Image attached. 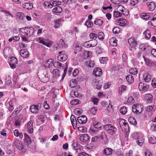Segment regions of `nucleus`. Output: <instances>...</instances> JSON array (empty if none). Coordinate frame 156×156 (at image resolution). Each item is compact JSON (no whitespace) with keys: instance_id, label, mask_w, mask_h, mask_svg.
I'll list each match as a JSON object with an SVG mask.
<instances>
[{"instance_id":"17","label":"nucleus","mask_w":156,"mask_h":156,"mask_svg":"<svg viewBox=\"0 0 156 156\" xmlns=\"http://www.w3.org/2000/svg\"><path fill=\"white\" fill-rule=\"evenodd\" d=\"M24 140L26 143L27 145V146L30 147V144L31 142V140H30V138L29 136L26 133L24 134Z\"/></svg>"},{"instance_id":"28","label":"nucleus","mask_w":156,"mask_h":156,"mask_svg":"<svg viewBox=\"0 0 156 156\" xmlns=\"http://www.w3.org/2000/svg\"><path fill=\"white\" fill-rule=\"evenodd\" d=\"M128 42L130 45L133 47L136 45V41L133 37L129 38L128 40Z\"/></svg>"},{"instance_id":"16","label":"nucleus","mask_w":156,"mask_h":156,"mask_svg":"<svg viewBox=\"0 0 156 156\" xmlns=\"http://www.w3.org/2000/svg\"><path fill=\"white\" fill-rule=\"evenodd\" d=\"M146 65L149 67L154 66L155 64L152 61L147 58L144 57Z\"/></svg>"},{"instance_id":"62","label":"nucleus","mask_w":156,"mask_h":156,"mask_svg":"<svg viewBox=\"0 0 156 156\" xmlns=\"http://www.w3.org/2000/svg\"><path fill=\"white\" fill-rule=\"evenodd\" d=\"M79 101L78 99H75L70 102V104L73 105H75L79 103Z\"/></svg>"},{"instance_id":"5","label":"nucleus","mask_w":156,"mask_h":156,"mask_svg":"<svg viewBox=\"0 0 156 156\" xmlns=\"http://www.w3.org/2000/svg\"><path fill=\"white\" fill-rule=\"evenodd\" d=\"M138 88L140 91L145 92L148 90L149 88V85L146 83L143 82H140L138 85Z\"/></svg>"},{"instance_id":"64","label":"nucleus","mask_w":156,"mask_h":156,"mask_svg":"<svg viewBox=\"0 0 156 156\" xmlns=\"http://www.w3.org/2000/svg\"><path fill=\"white\" fill-rule=\"evenodd\" d=\"M101 137L103 140H106L107 138V136L105 132H102L101 135Z\"/></svg>"},{"instance_id":"26","label":"nucleus","mask_w":156,"mask_h":156,"mask_svg":"<svg viewBox=\"0 0 156 156\" xmlns=\"http://www.w3.org/2000/svg\"><path fill=\"white\" fill-rule=\"evenodd\" d=\"M142 135L141 134L138 133H134L131 135V137L133 139L136 140Z\"/></svg>"},{"instance_id":"60","label":"nucleus","mask_w":156,"mask_h":156,"mask_svg":"<svg viewBox=\"0 0 156 156\" xmlns=\"http://www.w3.org/2000/svg\"><path fill=\"white\" fill-rule=\"evenodd\" d=\"M82 45L83 46L85 47L89 48L90 47L89 41L82 43Z\"/></svg>"},{"instance_id":"37","label":"nucleus","mask_w":156,"mask_h":156,"mask_svg":"<svg viewBox=\"0 0 156 156\" xmlns=\"http://www.w3.org/2000/svg\"><path fill=\"white\" fill-rule=\"evenodd\" d=\"M86 64L89 67H93L94 66V62L93 61H87L86 62Z\"/></svg>"},{"instance_id":"50","label":"nucleus","mask_w":156,"mask_h":156,"mask_svg":"<svg viewBox=\"0 0 156 156\" xmlns=\"http://www.w3.org/2000/svg\"><path fill=\"white\" fill-rule=\"evenodd\" d=\"M149 142L152 144H154L156 143V138L154 136L151 137L149 139Z\"/></svg>"},{"instance_id":"13","label":"nucleus","mask_w":156,"mask_h":156,"mask_svg":"<svg viewBox=\"0 0 156 156\" xmlns=\"http://www.w3.org/2000/svg\"><path fill=\"white\" fill-rule=\"evenodd\" d=\"M20 53L21 56L23 58H27L29 55L28 51L25 49H21Z\"/></svg>"},{"instance_id":"19","label":"nucleus","mask_w":156,"mask_h":156,"mask_svg":"<svg viewBox=\"0 0 156 156\" xmlns=\"http://www.w3.org/2000/svg\"><path fill=\"white\" fill-rule=\"evenodd\" d=\"M16 15V19L20 20H23L25 18V15L21 12H17Z\"/></svg>"},{"instance_id":"22","label":"nucleus","mask_w":156,"mask_h":156,"mask_svg":"<svg viewBox=\"0 0 156 156\" xmlns=\"http://www.w3.org/2000/svg\"><path fill=\"white\" fill-rule=\"evenodd\" d=\"M147 5L150 11H153L155 7V5L154 3L153 2H147Z\"/></svg>"},{"instance_id":"48","label":"nucleus","mask_w":156,"mask_h":156,"mask_svg":"<svg viewBox=\"0 0 156 156\" xmlns=\"http://www.w3.org/2000/svg\"><path fill=\"white\" fill-rule=\"evenodd\" d=\"M151 23L152 26L156 27V14L154 16L153 18L151 20Z\"/></svg>"},{"instance_id":"29","label":"nucleus","mask_w":156,"mask_h":156,"mask_svg":"<svg viewBox=\"0 0 156 156\" xmlns=\"http://www.w3.org/2000/svg\"><path fill=\"white\" fill-rule=\"evenodd\" d=\"M70 120L73 127L74 129V127H76L77 121L76 118L73 115H71L70 117Z\"/></svg>"},{"instance_id":"56","label":"nucleus","mask_w":156,"mask_h":156,"mask_svg":"<svg viewBox=\"0 0 156 156\" xmlns=\"http://www.w3.org/2000/svg\"><path fill=\"white\" fill-rule=\"evenodd\" d=\"M135 101V100L133 99V98L132 96H130L128 98V99H127V102L131 104H132L133 103H134Z\"/></svg>"},{"instance_id":"34","label":"nucleus","mask_w":156,"mask_h":156,"mask_svg":"<svg viewBox=\"0 0 156 156\" xmlns=\"http://www.w3.org/2000/svg\"><path fill=\"white\" fill-rule=\"evenodd\" d=\"M117 21L121 26L124 25L127 23L126 20L123 19H118L117 20Z\"/></svg>"},{"instance_id":"30","label":"nucleus","mask_w":156,"mask_h":156,"mask_svg":"<svg viewBox=\"0 0 156 156\" xmlns=\"http://www.w3.org/2000/svg\"><path fill=\"white\" fill-rule=\"evenodd\" d=\"M30 109L31 112L33 113H37L39 110V109L37 105H34L31 106Z\"/></svg>"},{"instance_id":"61","label":"nucleus","mask_w":156,"mask_h":156,"mask_svg":"<svg viewBox=\"0 0 156 156\" xmlns=\"http://www.w3.org/2000/svg\"><path fill=\"white\" fill-rule=\"evenodd\" d=\"M120 31V29L118 27L114 28L113 29V32L114 34H118Z\"/></svg>"},{"instance_id":"39","label":"nucleus","mask_w":156,"mask_h":156,"mask_svg":"<svg viewBox=\"0 0 156 156\" xmlns=\"http://www.w3.org/2000/svg\"><path fill=\"white\" fill-rule=\"evenodd\" d=\"M140 16V17L142 19L145 20H147L150 17L149 15L147 13H141Z\"/></svg>"},{"instance_id":"45","label":"nucleus","mask_w":156,"mask_h":156,"mask_svg":"<svg viewBox=\"0 0 156 156\" xmlns=\"http://www.w3.org/2000/svg\"><path fill=\"white\" fill-rule=\"evenodd\" d=\"M100 62L101 64L106 63L108 61V58L107 57H102L99 58Z\"/></svg>"},{"instance_id":"18","label":"nucleus","mask_w":156,"mask_h":156,"mask_svg":"<svg viewBox=\"0 0 156 156\" xmlns=\"http://www.w3.org/2000/svg\"><path fill=\"white\" fill-rule=\"evenodd\" d=\"M93 74L96 76H99L102 74V70L99 68H97L94 69Z\"/></svg>"},{"instance_id":"15","label":"nucleus","mask_w":156,"mask_h":156,"mask_svg":"<svg viewBox=\"0 0 156 156\" xmlns=\"http://www.w3.org/2000/svg\"><path fill=\"white\" fill-rule=\"evenodd\" d=\"M153 99V96L150 94H147L145 97V101L148 103H151Z\"/></svg>"},{"instance_id":"41","label":"nucleus","mask_w":156,"mask_h":156,"mask_svg":"<svg viewBox=\"0 0 156 156\" xmlns=\"http://www.w3.org/2000/svg\"><path fill=\"white\" fill-rule=\"evenodd\" d=\"M128 121L131 124L134 125H136L137 124L136 121L135 119L133 117H129L128 119Z\"/></svg>"},{"instance_id":"51","label":"nucleus","mask_w":156,"mask_h":156,"mask_svg":"<svg viewBox=\"0 0 156 156\" xmlns=\"http://www.w3.org/2000/svg\"><path fill=\"white\" fill-rule=\"evenodd\" d=\"M58 46L60 48L66 47V44L64 43V40L62 39H61L59 41Z\"/></svg>"},{"instance_id":"55","label":"nucleus","mask_w":156,"mask_h":156,"mask_svg":"<svg viewBox=\"0 0 156 156\" xmlns=\"http://www.w3.org/2000/svg\"><path fill=\"white\" fill-rule=\"evenodd\" d=\"M90 38L91 39H93V40H96L97 38L98 35L94 33H91L90 34Z\"/></svg>"},{"instance_id":"8","label":"nucleus","mask_w":156,"mask_h":156,"mask_svg":"<svg viewBox=\"0 0 156 156\" xmlns=\"http://www.w3.org/2000/svg\"><path fill=\"white\" fill-rule=\"evenodd\" d=\"M34 121L30 120L29 121L26 125V128L27 130L29 133H32L33 132V126Z\"/></svg>"},{"instance_id":"27","label":"nucleus","mask_w":156,"mask_h":156,"mask_svg":"<svg viewBox=\"0 0 156 156\" xmlns=\"http://www.w3.org/2000/svg\"><path fill=\"white\" fill-rule=\"evenodd\" d=\"M63 20L62 19H60L58 20L56 19L55 20V28H58L61 22H63Z\"/></svg>"},{"instance_id":"10","label":"nucleus","mask_w":156,"mask_h":156,"mask_svg":"<svg viewBox=\"0 0 156 156\" xmlns=\"http://www.w3.org/2000/svg\"><path fill=\"white\" fill-rule=\"evenodd\" d=\"M92 83L94 87L98 90H100L102 86V83L100 82L96 79H94L93 80Z\"/></svg>"},{"instance_id":"31","label":"nucleus","mask_w":156,"mask_h":156,"mask_svg":"<svg viewBox=\"0 0 156 156\" xmlns=\"http://www.w3.org/2000/svg\"><path fill=\"white\" fill-rule=\"evenodd\" d=\"M144 80L146 82H149L151 80V76L147 73H144L143 75Z\"/></svg>"},{"instance_id":"6","label":"nucleus","mask_w":156,"mask_h":156,"mask_svg":"<svg viewBox=\"0 0 156 156\" xmlns=\"http://www.w3.org/2000/svg\"><path fill=\"white\" fill-rule=\"evenodd\" d=\"M119 125L122 129L126 132L128 129V125L125 120L122 119L119 121Z\"/></svg>"},{"instance_id":"35","label":"nucleus","mask_w":156,"mask_h":156,"mask_svg":"<svg viewBox=\"0 0 156 156\" xmlns=\"http://www.w3.org/2000/svg\"><path fill=\"white\" fill-rule=\"evenodd\" d=\"M14 104L12 101H10L7 104V106L8 107L9 111H12L13 109Z\"/></svg>"},{"instance_id":"57","label":"nucleus","mask_w":156,"mask_h":156,"mask_svg":"<svg viewBox=\"0 0 156 156\" xmlns=\"http://www.w3.org/2000/svg\"><path fill=\"white\" fill-rule=\"evenodd\" d=\"M86 25L88 27H91L93 26V23L91 21L86 20L85 22Z\"/></svg>"},{"instance_id":"40","label":"nucleus","mask_w":156,"mask_h":156,"mask_svg":"<svg viewBox=\"0 0 156 156\" xmlns=\"http://www.w3.org/2000/svg\"><path fill=\"white\" fill-rule=\"evenodd\" d=\"M93 125L95 128L99 129H101V124L99 122H94Z\"/></svg>"},{"instance_id":"23","label":"nucleus","mask_w":156,"mask_h":156,"mask_svg":"<svg viewBox=\"0 0 156 156\" xmlns=\"http://www.w3.org/2000/svg\"><path fill=\"white\" fill-rule=\"evenodd\" d=\"M112 152V149L109 148H106L103 151V154L106 155H109L111 154Z\"/></svg>"},{"instance_id":"36","label":"nucleus","mask_w":156,"mask_h":156,"mask_svg":"<svg viewBox=\"0 0 156 156\" xmlns=\"http://www.w3.org/2000/svg\"><path fill=\"white\" fill-rule=\"evenodd\" d=\"M52 74L54 77H58L60 74V71L58 69H54L52 71Z\"/></svg>"},{"instance_id":"7","label":"nucleus","mask_w":156,"mask_h":156,"mask_svg":"<svg viewBox=\"0 0 156 156\" xmlns=\"http://www.w3.org/2000/svg\"><path fill=\"white\" fill-rule=\"evenodd\" d=\"M37 41L39 43L44 45L48 47H49L51 45V43L50 41L42 37H39L37 39Z\"/></svg>"},{"instance_id":"33","label":"nucleus","mask_w":156,"mask_h":156,"mask_svg":"<svg viewBox=\"0 0 156 156\" xmlns=\"http://www.w3.org/2000/svg\"><path fill=\"white\" fill-rule=\"evenodd\" d=\"M126 79L127 81L129 83H132L133 82L134 79L131 75H129L127 76Z\"/></svg>"},{"instance_id":"47","label":"nucleus","mask_w":156,"mask_h":156,"mask_svg":"<svg viewBox=\"0 0 156 156\" xmlns=\"http://www.w3.org/2000/svg\"><path fill=\"white\" fill-rule=\"evenodd\" d=\"M22 108V107L21 106H19L14 111L12 115L15 114V115H17L20 111L21 110Z\"/></svg>"},{"instance_id":"59","label":"nucleus","mask_w":156,"mask_h":156,"mask_svg":"<svg viewBox=\"0 0 156 156\" xmlns=\"http://www.w3.org/2000/svg\"><path fill=\"white\" fill-rule=\"evenodd\" d=\"M44 5L46 7H47L48 8H51L52 7V4L48 2H45L44 3Z\"/></svg>"},{"instance_id":"63","label":"nucleus","mask_w":156,"mask_h":156,"mask_svg":"<svg viewBox=\"0 0 156 156\" xmlns=\"http://www.w3.org/2000/svg\"><path fill=\"white\" fill-rule=\"evenodd\" d=\"M126 87L124 85H122L119 87V92H122L126 90Z\"/></svg>"},{"instance_id":"11","label":"nucleus","mask_w":156,"mask_h":156,"mask_svg":"<svg viewBox=\"0 0 156 156\" xmlns=\"http://www.w3.org/2000/svg\"><path fill=\"white\" fill-rule=\"evenodd\" d=\"M38 76L40 78H41L44 82H47L48 81V75L46 72L43 73H40Z\"/></svg>"},{"instance_id":"14","label":"nucleus","mask_w":156,"mask_h":156,"mask_svg":"<svg viewBox=\"0 0 156 156\" xmlns=\"http://www.w3.org/2000/svg\"><path fill=\"white\" fill-rule=\"evenodd\" d=\"M80 139L82 142L85 143L88 140L89 137L87 134H81L80 136Z\"/></svg>"},{"instance_id":"53","label":"nucleus","mask_w":156,"mask_h":156,"mask_svg":"<svg viewBox=\"0 0 156 156\" xmlns=\"http://www.w3.org/2000/svg\"><path fill=\"white\" fill-rule=\"evenodd\" d=\"M98 39L100 40H102L104 39L105 35L104 33L102 32H100L98 34Z\"/></svg>"},{"instance_id":"42","label":"nucleus","mask_w":156,"mask_h":156,"mask_svg":"<svg viewBox=\"0 0 156 156\" xmlns=\"http://www.w3.org/2000/svg\"><path fill=\"white\" fill-rule=\"evenodd\" d=\"M20 39V37L19 36H15L12 37L9 39V41L11 42L12 41H13L15 42L19 41Z\"/></svg>"},{"instance_id":"1","label":"nucleus","mask_w":156,"mask_h":156,"mask_svg":"<svg viewBox=\"0 0 156 156\" xmlns=\"http://www.w3.org/2000/svg\"><path fill=\"white\" fill-rule=\"evenodd\" d=\"M105 131L110 135H115L117 132V129L115 126L111 124L105 125L104 126Z\"/></svg>"},{"instance_id":"9","label":"nucleus","mask_w":156,"mask_h":156,"mask_svg":"<svg viewBox=\"0 0 156 156\" xmlns=\"http://www.w3.org/2000/svg\"><path fill=\"white\" fill-rule=\"evenodd\" d=\"M17 63V60L16 58L12 57L9 61V64L11 67L14 69L16 67V65Z\"/></svg>"},{"instance_id":"43","label":"nucleus","mask_w":156,"mask_h":156,"mask_svg":"<svg viewBox=\"0 0 156 156\" xmlns=\"http://www.w3.org/2000/svg\"><path fill=\"white\" fill-rule=\"evenodd\" d=\"M114 16L116 18H118L122 16V14L121 12L118 10L115 11L114 12Z\"/></svg>"},{"instance_id":"49","label":"nucleus","mask_w":156,"mask_h":156,"mask_svg":"<svg viewBox=\"0 0 156 156\" xmlns=\"http://www.w3.org/2000/svg\"><path fill=\"white\" fill-rule=\"evenodd\" d=\"M127 108L125 106L122 107L119 110L120 112L123 115L125 114L127 112Z\"/></svg>"},{"instance_id":"4","label":"nucleus","mask_w":156,"mask_h":156,"mask_svg":"<svg viewBox=\"0 0 156 156\" xmlns=\"http://www.w3.org/2000/svg\"><path fill=\"white\" fill-rule=\"evenodd\" d=\"M14 144L17 148L21 151L22 152H25V149L24 148V146L22 143L18 139H16L14 141Z\"/></svg>"},{"instance_id":"25","label":"nucleus","mask_w":156,"mask_h":156,"mask_svg":"<svg viewBox=\"0 0 156 156\" xmlns=\"http://www.w3.org/2000/svg\"><path fill=\"white\" fill-rule=\"evenodd\" d=\"M144 139L143 138L142 135H141L136 140V141L137 144L140 146H141L143 145L144 142Z\"/></svg>"},{"instance_id":"24","label":"nucleus","mask_w":156,"mask_h":156,"mask_svg":"<svg viewBox=\"0 0 156 156\" xmlns=\"http://www.w3.org/2000/svg\"><path fill=\"white\" fill-rule=\"evenodd\" d=\"M23 7L26 9H30L33 7L32 3H27L24 4Z\"/></svg>"},{"instance_id":"46","label":"nucleus","mask_w":156,"mask_h":156,"mask_svg":"<svg viewBox=\"0 0 156 156\" xmlns=\"http://www.w3.org/2000/svg\"><path fill=\"white\" fill-rule=\"evenodd\" d=\"M90 47H94L97 44V41L96 40H92L89 41Z\"/></svg>"},{"instance_id":"52","label":"nucleus","mask_w":156,"mask_h":156,"mask_svg":"<svg viewBox=\"0 0 156 156\" xmlns=\"http://www.w3.org/2000/svg\"><path fill=\"white\" fill-rule=\"evenodd\" d=\"M94 23L97 25L101 26L103 23V21L100 19H98L95 20Z\"/></svg>"},{"instance_id":"58","label":"nucleus","mask_w":156,"mask_h":156,"mask_svg":"<svg viewBox=\"0 0 156 156\" xmlns=\"http://www.w3.org/2000/svg\"><path fill=\"white\" fill-rule=\"evenodd\" d=\"M61 4V2L60 1H54L52 2V6H56L59 5Z\"/></svg>"},{"instance_id":"38","label":"nucleus","mask_w":156,"mask_h":156,"mask_svg":"<svg viewBox=\"0 0 156 156\" xmlns=\"http://www.w3.org/2000/svg\"><path fill=\"white\" fill-rule=\"evenodd\" d=\"M53 11L54 12L60 13L62 11V9L60 6H57L53 9Z\"/></svg>"},{"instance_id":"20","label":"nucleus","mask_w":156,"mask_h":156,"mask_svg":"<svg viewBox=\"0 0 156 156\" xmlns=\"http://www.w3.org/2000/svg\"><path fill=\"white\" fill-rule=\"evenodd\" d=\"M117 40L115 37H112L109 40V43L112 46H117Z\"/></svg>"},{"instance_id":"12","label":"nucleus","mask_w":156,"mask_h":156,"mask_svg":"<svg viewBox=\"0 0 156 156\" xmlns=\"http://www.w3.org/2000/svg\"><path fill=\"white\" fill-rule=\"evenodd\" d=\"M77 121L80 124H84L87 122V119L86 117L84 115L80 116L77 118Z\"/></svg>"},{"instance_id":"2","label":"nucleus","mask_w":156,"mask_h":156,"mask_svg":"<svg viewBox=\"0 0 156 156\" xmlns=\"http://www.w3.org/2000/svg\"><path fill=\"white\" fill-rule=\"evenodd\" d=\"M23 31H21L25 37H28L33 34L34 32V29L32 27H27L24 28Z\"/></svg>"},{"instance_id":"32","label":"nucleus","mask_w":156,"mask_h":156,"mask_svg":"<svg viewBox=\"0 0 156 156\" xmlns=\"http://www.w3.org/2000/svg\"><path fill=\"white\" fill-rule=\"evenodd\" d=\"M14 133L15 136L16 137L19 136L20 138L22 139L23 137V136L22 133H19L18 131L16 129L14 131Z\"/></svg>"},{"instance_id":"44","label":"nucleus","mask_w":156,"mask_h":156,"mask_svg":"<svg viewBox=\"0 0 156 156\" xmlns=\"http://www.w3.org/2000/svg\"><path fill=\"white\" fill-rule=\"evenodd\" d=\"M144 34L145 35V38L149 39L151 37L150 31L149 30H147L144 32Z\"/></svg>"},{"instance_id":"21","label":"nucleus","mask_w":156,"mask_h":156,"mask_svg":"<svg viewBox=\"0 0 156 156\" xmlns=\"http://www.w3.org/2000/svg\"><path fill=\"white\" fill-rule=\"evenodd\" d=\"M58 59L61 61H64L66 60L67 58V55L65 54H62L58 56Z\"/></svg>"},{"instance_id":"3","label":"nucleus","mask_w":156,"mask_h":156,"mask_svg":"<svg viewBox=\"0 0 156 156\" xmlns=\"http://www.w3.org/2000/svg\"><path fill=\"white\" fill-rule=\"evenodd\" d=\"M143 107L140 104L134 105L132 106L133 112L136 114H139L142 111Z\"/></svg>"},{"instance_id":"54","label":"nucleus","mask_w":156,"mask_h":156,"mask_svg":"<svg viewBox=\"0 0 156 156\" xmlns=\"http://www.w3.org/2000/svg\"><path fill=\"white\" fill-rule=\"evenodd\" d=\"M129 73L131 74L136 75L138 71L136 68H132L130 69Z\"/></svg>"}]
</instances>
